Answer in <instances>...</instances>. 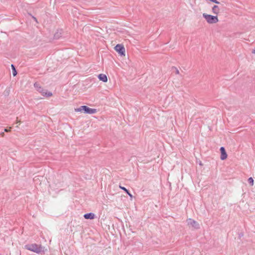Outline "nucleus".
Instances as JSON below:
<instances>
[{
  "label": "nucleus",
  "instance_id": "f257e3e1",
  "mask_svg": "<svg viewBox=\"0 0 255 255\" xmlns=\"http://www.w3.org/2000/svg\"><path fill=\"white\" fill-rule=\"evenodd\" d=\"M75 111L77 112H82L84 111L85 113L93 114L97 112V110L95 109H91L86 106H81L80 108L75 109Z\"/></svg>",
  "mask_w": 255,
  "mask_h": 255
},
{
  "label": "nucleus",
  "instance_id": "f03ea898",
  "mask_svg": "<svg viewBox=\"0 0 255 255\" xmlns=\"http://www.w3.org/2000/svg\"><path fill=\"white\" fill-rule=\"evenodd\" d=\"M25 249L36 253H40L42 251V248L40 246L36 244L27 245L24 247Z\"/></svg>",
  "mask_w": 255,
  "mask_h": 255
},
{
  "label": "nucleus",
  "instance_id": "7ed1b4c3",
  "mask_svg": "<svg viewBox=\"0 0 255 255\" xmlns=\"http://www.w3.org/2000/svg\"><path fill=\"white\" fill-rule=\"evenodd\" d=\"M203 16L209 23H215L218 21V19L217 16H213L206 13H203Z\"/></svg>",
  "mask_w": 255,
  "mask_h": 255
},
{
  "label": "nucleus",
  "instance_id": "20e7f679",
  "mask_svg": "<svg viewBox=\"0 0 255 255\" xmlns=\"http://www.w3.org/2000/svg\"><path fill=\"white\" fill-rule=\"evenodd\" d=\"M115 50L121 56L125 57L126 56V49L123 44H118L114 48Z\"/></svg>",
  "mask_w": 255,
  "mask_h": 255
},
{
  "label": "nucleus",
  "instance_id": "39448f33",
  "mask_svg": "<svg viewBox=\"0 0 255 255\" xmlns=\"http://www.w3.org/2000/svg\"><path fill=\"white\" fill-rule=\"evenodd\" d=\"M37 91L41 94V95L43 96L46 97H50L52 96V93L48 91V90L46 89H44L41 87H38Z\"/></svg>",
  "mask_w": 255,
  "mask_h": 255
},
{
  "label": "nucleus",
  "instance_id": "423d86ee",
  "mask_svg": "<svg viewBox=\"0 0 255 255\" xmlns=\"http://www.w3.org/2000/svg\"><path fill=\"white\" fill-rule=\"evenodd\" d=\"M221 151V156L220 158L221 160H225L227 158V154L226 152L225 149L224 147H221L220 148Z\"/></svg>",
  "mask_w": 255,
  "mask_h": 255
},
{
  "label": "nucleus",
  "instance_id": "0eeeda50",
  "mask_svg": "<svg viewBox=\"0 0 255 255\" xmlns=\"http://www.w3.org/2000/svg\"><path fill=\"white\" fill-rule=\"evenodd\" d=\"M187 222L189 225H190L195 228H199V224L196 221L189 219L187 220Z\"/></svg>",
  "mask_w": 255,
  "mask_h": 255
},
{
  "label": "nucleus",
  "instance_id": "6e6552de",
  "mask_svg": "<svg viewBox=\"0 0 255 255\" xmlns=\"http://www.w3.org/2000/svg\"><path fill=\"white\" fill-rule=\"evenodd\" d=\"M49 36L51 37V40H55L59 39L61 36V33H50Z\"/></svg>",
  "mask_w": 255,
  "mask_h": 255
},
{
  "label": "nucleus",
  "instance_id": "1a4fd4ad",
  "mask_svg": "<svg viewBox=\"0 0 255 255\" xmlns=\"http://www.w3.org/2000/svg\"><path fill=\"white\" fill-rule=\"evenodd\" d=\"M98 78L100 80L104 82H107L108 81V78L107 76L104 74H100L98 76Z\"/></svg>",
  "mask_w": 255,
  "mask_h": 255
},
{
  "label": "nucleus",
  "instance_id": "9d476101",
  "mask_svg": "<svg viewBox=\"0 0 255 255\" xmlns=\"http://www.w3.org/2000/svg\"><path fill=\"white\" fill-rule=\"evenodd\" d=\"M84 217L86 219H93L95 218V215L93 213H90L85 214Z\"/></svg>",
  "mask_w": 255,
  "mask_h": 255
},
{
  "label": "nucleus",
  "instance_id": "9b49d317",
  "mask_svg": "<svg viewBox=\"0 0 255 255\" xmlns=\"http://www.w3.org/2000/svg\"><path fill=\"white\" fill-rule=\"evenodd\" d=\"M219 10H220L218 6H217V5H215L212 7V12L214 14H217L219 12Z\"/></svg>",
  "mask_w": 255,
  "mask_h": 255
},
{
  "label": "nucleus",
  "instance_id": "f8f14e48",
  "mask_svg": "<svg viewBox=\"0 0 255 255\" xmlns=\"http://www.w3.org/2000/svg\"><path fill=\"white\" fill-rule=\"evenodd\" d=\"M11 68H12V75L13 76H15L17 74V72H16V69L14 67V66H13V65H11Z\"/></svg>",
  "mask_w": 255,
  "mask_h": 255
},
{
  "label": "nucleus",
  "instance_id": "ddd939ff",
  "mask_svg": "<svg viewBox=\"0 0 255 255\" xmlns=\"http://www.w3.org/2000/svg\"><path fill=\"white\" fill-rule=\"evenodd\" d=\"M248 182L251 184V186H253L254 185V179L252 177H250L248 179Z\"/></svg>",
  "mask_w": 255,
  "mask_h": 255
},
{
  "label": "nucleus",
  "instance_id": "4468645a",
  "mask_svg": "<svg viewBox=\"0 0 255 255\" xmlns=\"http://www.w3.org/2000/svg\"><path fill=\"white\" fill-rule=\"evenodd\" d=\"M173 69L174 70V73L176 74H180V72H179V70L176 67H174L173 68Z\"/></svg>",
  "mask_w": 255,
  "mask_h": 255
},
{
  "label": "nucleus",
  "instance_id": "2eb2a0df",
  "mask_svg": "<svg viewBox=\"0 0 255 255\" xmlns=\"http://www.w3.org/2000/svg\"><path fill=\"white\" fill-rule=\"evenodd\" d=\"M119 187L121 189L125 191L127 193H128V191L125 187L121 186H120Z\"/></svg>",
  "mask_w": 255,
  "mask_h": 255
},
{
  "label": "nucleus",
  "instance_id": "dca6fc26",
  "mask_svg": "<svg viewBox=\"0 0 255 255\" xmlns=\"http://www.w3.org/2000/svg\"><path fill=\"white\" fill-rule=\"evenodd\" d=\"M11 127H9L8 129V128H5V129H4V131H5V132H8V131H10V130H11Z\"/></svg>",
  "mask_w": 255,
  "mask_h": 255
},
{
  "label": "nucleus",
  "instance_id": "f3484780",
  "mask_svg": "<svg viewBox=\"0 0 255 255\" xmlns=\"http://www.w3.org/2000/svg\"><path fill=\"white\" fill-rule=\"evenodd\" d=\"M210 0V1H212V2H214V3H218H218H220V2H219L218 1H217V0Z\"/></svg>",
  "mask_w": 255,
  "mask_h": 255
},
{
  "label": "nucleus",
  "instance_id": "a211bd4d",
  "mask_svg": "<svg viewBox=\"0 0 255 255\" xmlns=\"http://www.w3.org/2000/svg\"><path fill=\"white\" fill-rule=\"evenodd\" d=\"M127 194L130 196V198L132 197V195L129 192H128Z\"/></svg>",
  "mask_w": 255,
  "mask_h": 255
},
{
  "label": "nucleus",
  "instance_id": "6ab92c4d",
  "mask_svg": "<svg viewBox=\"0 0 255 255\" xmlns=\"http://www.w3.org/2000/svg\"><path fill=\"white\" fill-rule=\"evenodd\" d=\"M87 28H88V27H85L84 28L83 30L84 29L85 31H87Z\"/></svg>",
  "mask_w": 255,
  "mask_h": 255
},
{
  "label": "nucleus",
  "instance_id": "aec40b11",
  "mask_svg": "<svg viewBox=\"0 0 255 255\" xmlns=\"http://www.w3.org/2000/svg\"><path fill=\"white\" fill-rule=\"evenodd\" d=\"M0 135H1V136H3L4 134L3 132H2V133H0Z\"/></svg>",
  "mask_w": 255,
  "mask_h": 255
},
{
  "label": "nucleus",
  "instance_id": "412c9836",
  "mask_svg": "<svg viewBox=\"0 0 255 255\" xmlns=\"http://www.w3.org/2000/svg\"><path fill=\"white\" fill-rule=\"evenodd\" d=\"M252 53L255 54V48L253 50Z\"/></svg>",
  "mask_w": 255,
  "mask_h": 255
},
{
  "label": "nucleus",
  "instance_id": "4be33fe9",
  "mask_svg": "<svg viewBox=\"0 0 255 255\" xmlns=\"http://www.w3.org/2000/svg\"><path fill=\"white\" fill-rule=\"evenodd\" d=\"M37 84H34V86H35V87H37Z\"/></svg>",
  "mask_w": 255,
  "mask_h": 255
},
{
  "label": "nucleus",
  "instance_id": "5701e85b",
  "mask_svg": "<svg viewBox=\"0 0 255 255\" xmlns=\"http://www.w3.org/2000/svg\"><path fill=\"white\" fill-rule=\"evenodd\" d=\"M20 121H17V123H20Z\"/></svg>",
  "mask_w": 255,
  "mask_h": 255
}]
</instances>
